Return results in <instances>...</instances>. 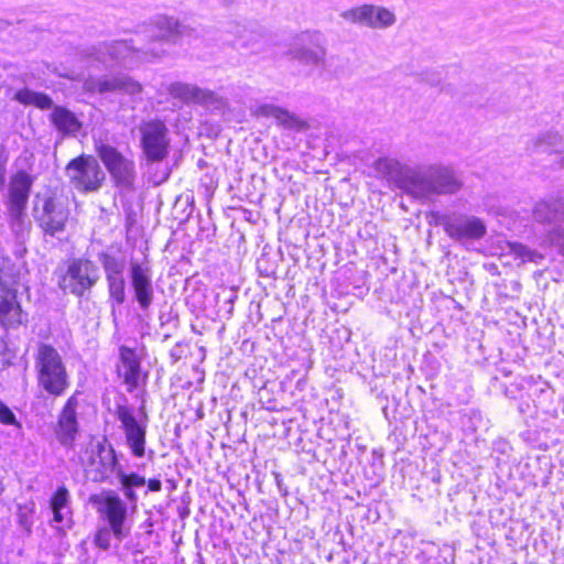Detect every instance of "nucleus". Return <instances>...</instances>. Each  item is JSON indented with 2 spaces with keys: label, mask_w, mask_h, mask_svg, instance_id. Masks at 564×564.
<instances>
[{
  "label": "nucleus",
  "mask_w": 564,
  "mask_h": 564,
  "mask_svg": "<svg viewBox=\"0 0 564 564\" xmlns=\"http://www.w3.org/2000/svg\"><path fill=\"white\" fill-rule=\"evenodd\" d=\"M533 217L542 224L564 220V199L557 198L539 202L533 209Z\"/></svg>",
  "instance_id": "24"
},
{
  "label": "nucleus",
  "mask_w": 564,
  "mask_h": 564,
  "mask_svg": "<svg viewBox=\"0 0 564 564\" xmlns=\"http://www.w3.org/2000/svg\"><path fill=\"white\" fill-rule=\"evenodd\" d=\"M259 36H260V34L254 32L253 35L250 39L249 37L246 39L243 44L248 45L250 42L256 41Z\"/></svg>",
  "instance_id": "38"
},
{
  "label": "nucleus",
  "mask_w": 564,
  "mask_h": 564,
  "mask_svg": "<svg viewBox=\"0 0 564 564\" xmlns=\"http://www.w3.org/2000/svg\"><path fill=\"white\" fill-rule=\"evenodd\" d=\"M562 142V137L554 131H549L536 137L532 143V151L536 153L555 151Z\"/></svg>",
  "instance_id": "28"
},
{
  "label": "nucleus",
  "mask_w": 564,
  "mask_h": 564,
  "mask_svg": "<svg viewBox=\"0 0 564 564\" xmlns=\"http://www.w3.org/2000/svg\"><path fill=\"white\" fill-rule=\"evenodd\" d=\"M289 55L305 66L324 68L326 65V48L317 41H313L308 34H303L300 41L290 47Z\"/></svg>",
  "instance_id": "18"
},
{
  "label": "nucleus",
  "mask_w": 564,
  "mask_h": 564,
  "mask_svg": "<svg viewBox=\"0 0 564 564\" xmlns=\"http://www.w3.org/2000/svg\"><path fill=\"white\" fill-rule=\"evenodd\" d=\"M0 423L6 425H14L18 427L21 426L14 413L3 402H0Z\"/></svg>",
  "instance_id": "34"
},
{
  "label": "nucleus",
  "mask_w": 564,
  "mask_h": 564,
  "mask_svg": "<svg viewBox=\"0 0 564 564\" xmlns=\"http://www.w3.org/2000/svg\"><path fill=\"white\" fill-rule=\"evenodd\" d=\"M118 466L116 452L110 444H97L96 453L90 458V467L87 470L93 481H104L113 471L117 473Z\"/></svg>",
  "instance_id": "20"
},
{
  "label": "nucleus",
  "mask_w": 564,
  "mask_h": 564,
  "mask_svg": "<svg viewBox=\"0 0 564 564\" xmlns=\"http://www.w3.org/2000/svg\"><path fill=\"white\" fill-rule=\"evenodd\" d=\"M84 89L90 93H112L119 91L128 95L132 102L142 100L141 94L143 91L142 85L127 75L115 77L95 78L89 77L84 82Z\"/></svg>",
  "instance_id": "14"
},
{
  "label": "nucleus",
  "mask_w": 564,
  "mask_h": 564,
  "mask_svg": "<svg viewBox=\"0 0 564 564\" xmlns=\"http://www.w3.org/2000/svg\"><path fill=\"white\" fill-rule=\"evenodd\" d=\"M98 260L105 271L108 294L112 301V308L116 305H121L126 302V258L110 252H100Z\"/></svg>",
  "instance_id": "9"
},
{
  "label": "nucleus",
  "mask_w": 564,
  "mask_h": 564,
  "mask_svg": "<svg viewBox=\"0 0 564 564\" xmlns=\"http://www.w3.org/2000/svg\"><path fill=\"white\" fill-rule=\"evenodd\" d=\"M148 488L150 491H160L162 488V484L159 479H150L148 482Z\"/></svg>",
  "instance_id": "36"
},
{
  "label": "nucleus",
  "mask_w": 564,
  "mask_h": 564,
  "mask_svg": "<svg viewBox=\"0 0 564 564\" xmlns=\"http://www.w3.org/2000/svg\"><path fill=\"white\" fill-rule=\"evenodd\" d=\"M51 120L55 128L64 134H74L82 128V123L75 113L61 106L53 109Z\"/></svg>",
  "instance_id": "26"
},
{
  "label": "nucleus",
  "mask_w": 564,
  "mask_h": 564,
  "mask_svg": "<svg viewBox=\"0 0 564 564\" xmlns=\"http://www.w3.org/2000/svg\"><path fill=\"white\" fill-rule=\"evenodd\" d=\"M111 535H113L110 527H104L97 530L94 543L97 547L107 551L111 545Z\"/></svg>",
  "instance_id": "31"
},
{
  "label": "nucleus",
  "mask_w": 564,
  "mask_h": 564,
  "mask_svg": "<svg viewBox=\"0 0 564 564\" xmlns=\"http://www.w3.org/2000/svg\"><path fill=\"white\" fill-rule=\"evenodd\" d=\"M65 174L70 184L82 193L97 192L106 178L105 172L93 155H80L70 160Z\"/></svg>",
  "instance_id": "7"
},
{
  "label": "nucleus",
  "mask_w": 564,
  "mask_h": 564,
  "mask_svg": "<svg viewBox=\"0 0 564 564\" xmlns=\"http://www.w3.org/2000/svg\"><path fill=\"white\" fill-rule=\"evenodd\" d=\"M69 214L66 203L56 196L44 197L42 205L34 208V217L40 228L52 237L65 230Z\"/></svg>",
  "instance_id": "8"
},
{
  "label": "nucleus",
  "mask_w": 564,
  "mask_h": 564,
  "mask_svg": "<svg viewBox=\"0 0 564 564\" xmlns=\"http://www.w3.org/2000/svg\"><path fill=\"white\" fill-rule=\"evenodd\" d=\"M96 152L115 185L123 189H131L137 177L134 161L105 142L96 144Z\"/></svg>",
  "instance_id": "6"
},
{
  "label": "nucleus",
  "mask_w": 564,
  "mask_h": 564,
  "mask_svg": "<svg viewBox=\"0 0 564 564\" xmlns=\"http://www.w3.org/2000/svg\"><path fill=\"white\" fill-rule=\"evenodd\" d=\"M54 513V521L61 523L63 521L62 509H52Z\"/></svg>",
  "instance_id": "37"
},
{
  "label": "nucleus",
  "mask_w": 564,
  "mask_h": 564,
  "mask_svg": "<svg viewBox=\"0 0 564 564\" xmlns=\"http://www.w3.org/2000/svg\"><path fill=\"white\" fill-rule=\"evenodd\" d=\"M547 239L551 245L555 246L564 254V229L554 227L549 231Z\"/></svg>",
  "instance_id": "33"
},
{
  "label": "nucleus",
  "mask_w": 564,
  "mask_h": 564,
  "mask_svg": "<svg viewBox=\"0 0 564 564\" xmlns=\"http://www.w3.org/2000/svg\"><path fill=\"white\" fill-rule=\"evenodd\" d=\"M117 477L119 479L120 487L140 488L147 484L143 476H140L137 473L126 474L121 467L117 469Z\"/></svg>",
  "instance_id": "30"
},
{
  "label": "nucleus",
  "mask_w": 564,
  "mask_h": 564,
  "mask_svg": "<svg viewBox=\"0 0 564 564\" xmlns=\"http://www.w3.org/2000/svg\"><path fill=\"white\" fill-rule=\"evenodd\" d=\"M509 248H510V251L516 257L522 259L523 261H531V262L539 263L543 259V256L540 252H538L535 250H531L530 248H528L527 246H524L522 243L512 242L509 245Z\"/></svg>",
  "instance_id": "29"
},
{
  "label": "nucleus",
  "mask_w": 564,
  "mask_h": 564,
  "mask_svg": "<svg viewBox=\"0 0 564 564\" xmlns=\"http://www.w3.org/2000/svg\"><path fill=\"white\" fill-rule=\"evenodd\" d=\"M33 177L25 171H18L9 184L8 209L14 223L21 221L26 209Z\"/></svg>",
  "instance_id": "16"
},
{
  "label": "nucleus",
  "mask_w": 564,
  "mask_h": 564,
  "mask_svg": "<svg viewBox=\"0 0 564 564\" xmlns=\"http://www.w3.org/2000/svg\"><path fill=\"white\" fill-rule=\"evenodd\" d=\"M120 361L118 372L123 377L124 382L129 386V390L137 388L140 379V361L134 350L128 347L120 348Z\"/></svg>",
  "instance_id": "23"
},
{
  "label": "nucleus",
  "mask_w": 564,
  "mask_h": 564,
  "mask_svg": "<svg viewBox=\"0 0 564 564\" xmlns=\"http://www.w3.org/2000/svg\"><path fill=\"white\" fill-rule=\"evenodd\" d=\"M68 498H69V492L66 489V487H64V486L58 487V489L56 490V492L54 494V496L51 499V508L52 509H63L67 505Z\"/></svg>",
  "instance_id": "32"
},
{
  "label": "nucleus",
  "mask_w": 564,
  "mask_h": 564,
  "mask_svg": "<svg viewBox=\"0 0 564 564\" xmlns=\"http://www.w3.org/2000/svg\"><path fill=\"white\" fill-rule=\"evenodd\" d=\"M403 186L413 196L426 198L431 195L455 194L462 188L463 183L451 167L430 165L408 171Z\"/></svg>",
  "instance_id": "2"
},
{
  "label": "nucleus",
  "mask_w": 564,
  "mask_h": 564,
  "mask_svg": "<svg viewBox=\"0 0 564 564\" xmlns=\"http://www.w3.org/2000/svg\"><path fill=\"white\" fill-rule=\"evenodd\" d=\"M141 145L148 160L162 161L167 155L169 130L163 121L153 119L139 127Z\"/></svg>",
  "instance_id": "10"
},
{
  "label": "nucleus",
  "mask_w": 564,
  "mask_h": 564,
  "mask_svg": "<svg viewBox=\"0 0 564 564\" xmlns=\"http://www.w3.org/2000/svg\"><path fill=\"white\" fill-rule=\"evenodd\" d=\"M121 490L123 491V495L127 498V500L132 505V508L135 509L137 508L138 496L134 492L133 488H131V487H121Z\"/></svg>",
  "instance_id": "35"
},
{
  "label": "nucleus",
  "mask_w": 564,
  "mask_h": 564,
  "mask_svg": "<svg viewBox=\"0 0 564 564\" xmlns=\"http://www.w3.org/2000/svg\"><path fill=\"white\" fill-rule=\"evenodd\" d=\"M254 113L260 117L274 118L278 124L290 130L301 131L307 126L306 122L295 113L270 104L260 105L257 107Z\"/></svg>",
  "instance_id": "22"
},
{
  "label": "nucleus",
  "mask_w": 564,
  "mask_h": 564,
  "mask_svg": "<svg viewBox=\"0 0 564 564\" xmlns=\"http://www.w3.org/2000/svg\"><path fill=\"white\" fill-rule=\"evenodd\" d=\"M129 276L134 300L142 311L149 310L154 300L151 268L145 263L131 260Z\"/></svg>",
  "instance_id": "15"
},
{
  "label": "nucleus",
  "mask_w": 564,
  "mask_h": 564,
  "mask_svg": "<svg viewBox=\"0 0 564 564\" xmlns=\"http://www.w3.org/2000/svg\"><path fill=\"white\" fill-rule=\"evenodd\" d=\"M34 366L39 387L54 397L65 393L70 384L69 377L62 356L53 346L41 344L37 347Z\"/></svg>",
  "instance_id": "3"
},
{
  "label": "nucleus",
  "mask_w": 564,
  "mask_h": 564,
  "mask_svg": "<svg viewBox=\"0 0 564 564\" xmlns=\"http://www.w3.org/2000/svg\"><path fill=\"white\" fill-rule=\"evenodd\" d=\"M169 94L185 104H197L213 108H218L221 104L220 98L214 91L186 83L171 84Z\"/></svg>",
  "instance_id": "19"
},
{
  "label": "nucleus",
  "mask_w": 564,
  "mask_h": 564,
  "mask_svg": "<svg viewBox=\"0 0 564 564\" xmlns=\"http://www.w3.org/2000/svg\"><path fill=\"white\" fill-rule=\"evenodd\" d=\"M96 502L99 505L98 511L102 513L111 531L113 536L118 541H122L129 534V529L124 528V522L128 514V506L120 498V496L112 491L102 492L97 499Z\"/></svg>",
  "instance_id": "11"
},
{
  "label": "nucleus",
  "mask_w": 564,
  "mask_h": 564,
  "mask_svg": "<svg viewBox=\"0 0 564 564\" xmlns=\"http://www.w3.org/2000/svg\"><path fill=\"white\" fill-rule=\"evenodd\" d=\"M234 300H235V297H231V299L228 300V303L230 304V307H229V311H228L229 314H231V312L234 310Z\"/></svg>",
  "instance_id": "39"
},
{
  "label": "nucleus",
  "mask_w": 564,
  "mask_h": 564,
  "mask_svg": "<svg viewBox=\"0 0 564 564\" xmlns=\"http://www.w3.org/2000/svg\"><path fill=\"white\" fill-rule=\"evenodd\" d=\"M115 415L121 424L126 437V444L134 457H143L145 454V437L148 430V414L144 405L139 409V414L128 404H117Z\"/></svg>",
  "instance_id": "5"
},
{
  "label": "nucleus",
  "mask_w": 564,
  "mask_h": 564,
  "mask_svg": "<svg viewBox=\"0 0 564 564\" xmlns=\"http://www.w3.org/2000/svg\"><path fill=\"white\" fill-rule=\"evenodd\" d=\"M376 172L390 181L398 182L402 188L408 171H414L404 167L398 160L391 158H380L375 162Z\"/></svg>",
  "instance_id": "25"
},
{
  "label": "nucleus",
  "mask_w": 564,
  "mask_h": 564,
  "mask_svg": "<svg viewBox=\"0 0 564 564\" xmlns=\"http://www.w3.org/2000/svg\"><path fill=\"white\" fill-rule=\"evenodd\" d=\"M340 17L350 22L370 29H387L392 26L395 14L384 7L375 4H362L340 13Z\"/></svg>",
  "instance_id": "12"
},
{
  "label": "nucleus",
  "mask_w": 564,
  "mask_h": 564,
  "mask_svg": "<svg viewBox=\"0 0 564 564\" xmlns=\"http://www.w3.org/2000/svg\"><path fill=\"white\" fill-rule=\"evenodd\" d=\"M191 32L192 29L177 19L159 15L139 26L134 37L93 45L84 51V56L88 62L100 63L105 67L122 65L134 68L165 56V45L176 44Z\"/></svg>",
  "instance_id": "1"
},
{
  "label": "nucleus",
  "mask_w": 564,
  "mask_h": 564,
  "mask_svg": "<svg viewBox=\"0 0 564 564\" xmlns=\"http://www.w3.org/2000/svg\"><path fill=\"white\" fill-rule=\"evenodd\" d=\"M28 322L18 301V291L0 281V325L6 329H17Z\"/></svg>",
  "instance_id": "17"
},
{
  "label": "nucleus",
  "mask_w": 564,
  "mask_h": 564,
  "mask_svg": "<svg viewBox=\"0 0 564 564\" xmlns=\"http://www.w3.org/2000/svg\"><path fill=\"white\" fill-rule=\"evenodd\" d=\"M58 288L64 293L83 297L99 281L96 263L86 258H70L54 272Z\"/></svg>",
  "instance_id": "4"
},
{
  "label": "nucleus",
  "mask_w": 564,
  "mask_h": 564,
  "mask_svg": "<svg viewBox=\"0 0 564 564\" xmlns=\"http://www.w3.org/2000/svg\"><path fill=\"white\" fill-rule=\"evenodd\" d=\"M14 99L24 105H34L40 109H48L53 105L52 98L46 94L32 91L26 88L18 90Z\"/></svg>",
  "instance_id": "27"
},
{
  "label": "nucleus",
  "mask_w": 564,
  "mask_h": 564,
  "mask_svg": "<svg viewBox=\"0 0 564 564\" xmlns=\"http://www.w3.org/2000/svg\"><path fill=\"white\" fill-rule=\"evenodd\" d=\"M77 405L78 401L74 394L68 398L58 416L56 436L59 443L65 447L73 445L78 432V422L76 415Z\"/></svg>",
  "instance_id": "21"
},
{
  "label": "nucleus",
  "mask_w": 564,
  "mask_h": 564,
  "mask_svg": "<svg viewBox=\"0 0 564 564\" xmlns=\"http://www.w3.org/2000/svg\"><path fill=\"white\" fill-rule=\"evenodd\" d=\"M441 225L448 237L456 241L479 240L487 232L482 219L465 214L444 216Z\"/></svg>",
  "instance_id": "13"
}]
</instances>
